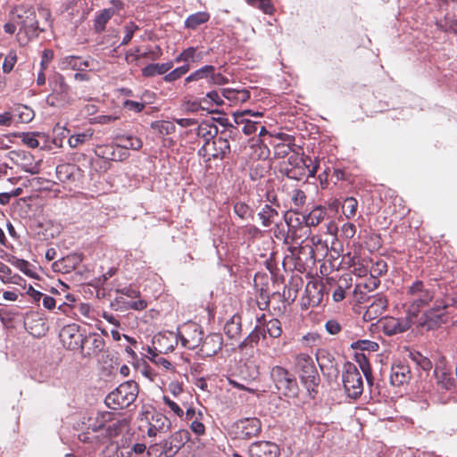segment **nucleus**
Here are the masks:
<instances>
[{
	"label": "nucleus",
	"mask_w": 457,
	"mask_h": 457,
	"mask_svg": "<svg viewBox=\"0 0 457 457\" xmlns=\"http://www.w3.org/2000/svg\"><path fill=\"white\" fill-rule=\"evenodd\" d=\"M80 175V169L71 163L59 164L56 167L57 179L62 182H74Z\"/></svg>",
	"instance_id": "25"
},
{
	"label": "nucleus",
	"mask_w": 457,
	"mask_h": 457,
	"mask_svg": "<svg viewBox=\"0 0 457 457\" xmlns=\"http://www.w3.org/2000/svg\"><path fill=\"white\" fill-rule=\"evenodd\" d=\"M326 331L330 335H337L341 330V325L336 320H328L325 324Z\"/></svg>",
	"instance_id": "59"
},
{
	"label": "nucleus",
	"mask_w": 457,
	"mask_h": 457,
	"mask_svg": "<svg viewBox=\"0 0 457 457\" xmlns=\"http://www.w3.org/2000/svg\"><path fill=\"white\" fill-rule=\"evenodd\" d=\"M278 446L270 441L255 442L249 447L250 457H278Z\"/></svg>",
	"instance_id": "21"
},
{
	"label": "nucleus",
	"mask_w": 457,
	"mask_h": 457,
	"mask_svg": "<svg viewBox=\"0 0 457 457\" xmlns=\"http://www.w3.org/2000/svg\"><path fill=\"white\" fill-rule=\"evenodd\" d=\"M319 165L314 163L311 157H307V160L299 165L295 169H282L281 171L291 179L303 180L308 178L314 177Z\"/></svg>",
	"instance_id": "17"
},
{
	"label": "nucleus",
	"mask_w": 457,
	"mask_h": 457,
	"mask_svg": "<svg viewBox=\"0 0 457 457\" xmlns=\"http://www.w3.org/2000/svg\"><path fill=\"white\" fill-rule=\"evenodd\" d=\"M125 36L120 43V46H126L132 39L134 33L139 29V27L133 21L129 22L124 27Z\"/></svg>",
	"instance_id": "51"
},
{
	"label": "nucleus",
	"mask_w": 457,
	"mask_h": 457,
	"mask_svg": "<svg viewBox=\"0 0 457 457\" xmlns=\"http://www.w3.org/2000/svg\"><path fill=\"white\" fill-rule=\"evenodd\" d=\"M17 62L16 53L13 51H10L8 54L5 56L4 61L3 62V71L5 73H9L12 71L15 63Z\"/></svg>",
	"instance_id": "53"
},
{
	"label": "nucleus",
	"mask_w": 457,
	"mask_h": 457,
	"mask_svg": "<svg viewBox=\"0 0 457 457\" xmlns=\"http://www.w3.org/2000/svg\"><path fill=\"white\" fill-rule=\"evenodd\" d=\"M221 338L219 335H213L207 337L204 343V347L206 349L207 354H214L221 349Z\"/></svg>",
	"instance_id": "39"
},
{
	"label": "nucleus",
	"mask_w": 457,
	"mask_h": 457,
	"mask_svg": "<svg viewBox=\"0 0 457 457\" xmlns=\"http://www.w3.org/2000/svg\"><path fill=\"white\" fill-rule=\"evenodd\" d=\"M203 58L202 53H198L195 47H188L180 53L176 58V62H196L201 61Z\"/></svg>",
	"instance_id": "36"
},
{
	"label": "nucleus",
	"mask_w": 457,
	"mask_h": 457,
	"mask_svg": "<svg viewBox=\"0 0 457 457\" xmlns=\"http://www.w3.org/2000/svg\"><path fill=\"white\" fill-rule=\"evenodd\" d=\"M91 61L92 59L90 57L84 60L80 56L68 55L59 60V67L61 70L71 69L73 71H82L90 67Z\"/></svg>",
	"instance_id": "23"
},
{
	"label": "nucleus",
	"mask_w": 457,
	"mask_h": 457,
	"mask_svg": "<svg viewBox=\"0 0 457 457\" xmlns=\"http://www.w3.org/2000/svg\"><path fill=\"white\" fill-rule=\"evenodd\" d=\"M210 19V14L206 12H198L189 15L185 21V27L191 29H195L201 24L207 22Z\"/></svg>",
	"instance_id": "34"
},
{
	"label": "nucleus",
	"mask_w": 457,
	"mask_h": 457,
	"mask_svg": "<svg viewBox=\"0 0 457 457\" xmlns=\"http://www.w3.org/2000/svg\"><path fill=\"white\" fill-rule=\"evenodd\" d=\"M152 420V424L159 429V432H168L171 428L170 420L162 413L154 414Z\"/></svg>",
	"instance_id": "43"
},
{
	"label": "nucleus",
	"mask_w": 457,
	"mask_h": 457,
	"mask_svg": "<svg viewBox=\"0 0 457 457\" xmlns=\"http://www.w3.org/2000/svg\"><path fill=\"white\" fill-rule=\"evenodd\" d=\"M12 162L23 171L35 175L40 171L39 162L35 161L34 156L28 151L18 149L10 152Z\"/></svg>",
	"instance_id": "13"
},
{
	"label": "nucleus",
	"mask_w": 457,
	"mask_h": 457,
	"mask_svg": "<svg viewBox=\"0 0 457 457\" xmlns=\"http://www.w3.org/2000/svg\"><path fill=\"white\" fill-rule=\"evenodd\" d=\"M307 239H309L310 243L312 244V246L316 248V250H319L320 248L321 250L325 251L328 248L327 245L322 241L320 236H309Z\"/></svg>",
	"instance_id": "62"
},
{
	"label": "nucleus",
	"mask_w": 457,
	"mask_h": 457,
	"mask_svg": "<svg viewBox=\"0 0 457 457\" xmlns=\"http://www.w3.org/2000/svg\"><path fill=\"white\" fill-rule=\"evenodd\" d=\"M342 381L344 388L349 397L357 399L362 394V378L354 363L350 361L345 362L343 367Z\"/></svg>",
	"instance_id": "6"
},
{
	"label": "nucleus",
	"mask_w": 457,
	"mask_h": 457,
	"mask_svg": "<svg viewBox=\"0 0 457 457\" xmlns=\"http://www.w3.org/2000/svg\"><path fill=\"white\" fill-rule=\"evenodd\" d=\"M284 218L287 225V233L284 237L286 244L297 243L298 241L304 242V238L309 237L310 229L307 228V226L303 225L298 218L294 220L288 213H286Z\"/></svg>",
	"instance_id": "12"
},
{
	"label": "nucleus",
	"mask_w": 457,
	"mask_h": 457,
	"mask_svg": "<svg viewBox=\"0 0 457 457\" xmlns=\"http://www.w3.org/2000/svg\"><path fill=\"white\" fill-rule=\"evenodd\" d=\"M189 440L190 434L187 429L178 430L162 443V453L166 457H173Z\"/></svg>",
	"instance_id": "15"
},
{
	"label": "nucleus",
	"mask_w": 457,
	"mask_h": 457,
	"mask_svg": "<svg viewBox=\"0 0 457 457\" xmlns=\"http://www.w3.org/2000/svg\"><path fill=\"white\" fill-rule=\"evenodd\" d=\"M307 157L308 156H303L297 153H294L289 155V157L287 158V162L282 166L281 170L282 169H293L294 170L296 167H298L299 165H302L303 162H304L307 160Z\"/></svg>",
	"instance_id": "47"
},
{
	"label": "nucleus",
	"mask_w": 457,
	"mask_h": 457,
	"mask_svg": "<svg viewBox=\"0 0 457 457\" xmlns=\"http://www.w3.org/2000/svg\"><path fill=\"white\" fill-rule=\"evenodd\" d=\"M406 295L410 303L408 313L416 318L420 310L434 298L433 287L422 280H415L407 287Z\"/></svg>",
	"instance_id": "1"
},
{
	"label": "nucleus",
	"mask_w": 457,
	"mask_h": 457,
	"mask_svg": "<svg viewBox=\"0 0 457 457\" xmlns=\"http://www.w3.org/2000/svg\"><path fill=\"white\" fill-rule=\"evenodd\" d=\"M12 265H14L16 268H18L21 271L25 273L26 275L31 276L29 267L30 263L28 261H25L23 259H18L15 258L13 262H12Z\"/></svg>",
	"instance_id": "58"
},
{
	"label": "nucleus",
	"mask_w": 457,
	"mask_h": 457,
	"mask_svg": "<svg viewBox=\"0 0 457 457\" xmlns=\"http://www.w3.org/2000/svg\"><path fill=\"white\" fill-rule=\"evenodd\" d=\"M278 215V212L269 204H265L262 211L258 213L263 227H270L274 219Z\"/></svg>",
	"instance_id": "37"
},
{
	"label": "nucleus",
	"mask_w": 457,
	"mask_h": 457,
	"mask_svg": "<svg viewBox=\"0 0 457 457\" xmlns=\"http://www.w3.org/2000/svg\"><path fill=\"white\" fill-rule=\"evenodd\" d=\"M264 334H268L272 338H278L282 334L281 322L278 319L270 320L265 323Z\"/></svg>",
	"instance_id": "38"
},
{
	"label": "nucleus",
	"mask_w": 457,
	"mask_h": 457,
	"mask_svg": "<svg viewBox=\"0 0 457 457\" xmlns=\"http://www.w3.org/2000/svg\"><path fill=\"white\" fill-rule=\"evenodd\" d=\"M295 365L300 373V379L310 395L316 392L320 378L312 358L307 353H299L295 359Z\"/></svg>",
	"instance_id": "4"
},
{
	"label": "nucleus",
	"mask_w": 457,
	"mask_h": 457,
	"mask_svg": "<svg viewBox=\"0 0 457 457\" xmlns=\"http://www.w3.org/2000/svg\"><path fill=\"white\" fill-rule=\"evenodd\" d=\"M257 121L248 120V121L243 126L242 131L247 136L253 135L257 131Z\"/></svg>",
	"instance_id": "64"
},
{
	"label": "nucleus",
	"mask_w": 457,
	"mask_h": 457,
	"mask_svg": "<svg viewBox=\"0 0 457 457\" xmlns=\"http://www.w3.org/2000/svg\"><path fill=\"white\" fill-rule=\"evenodd\" d=\"M92 137L91 133H79L76 135H72L68 139V144L71 148H76L79 145L85 143L87 140L90 139Z\"/></svg>",
	"instance_id": "49"
},
{
	"label": "nucleus",
	"mask_w": 457,
	"mask_h": 457,
	"mask_svg": "<svg viewBox=\"0 0 457 457\" xmlns=\"http://www.w3.org/2000/svg\"><path fill=\"white\" fill-rule=\"evenodd\" d=\"M216 68L212 65H204L202 68L196 70L189 76H187L185 79L186 83L198 81L200 79H207L210 80V75L212 74V71H215Z\"/></svg>",
	"instance_id": "35"
},
{
	"label": "nucleus",
	"mask_w": 457,
	"mask_h": 457,
	"mask_svg": "<svg viewBox=\"0 0 457 457\" xmlns=\"http://www.w3.org/2000/svg\"><path fill=\"white\" fill-rule=\"evenodd\" d=\"M247 3L254 7L259 8L264 13L271 14L274 11V7L270 0H246Z\"/></svg>",
	"instance_id": "48"
},
{
	"label": "nucleus",
	"mask_w": 457,
	"mask_h": 457,
	"mask_svg": "<svg viewBox=\"0 0 457 457\" xmlns=\"http://www.w3.org/2000/svg\"><path fill=\"white\" fill-rule=\"evenodd\" d=\"M189 64H184L167 73L163 79L166 82L175 81L185 75L189 71Z\"/></svg>",
	"instance_id": "46"
},
{
	"label": "nucleus",
	"mask_w": 457,
	"mask_h": 457,
	"mask_svg": "<svg viewBox=\"0 0 457 457\" xmlns=\"http://www.w3.org/2000/svg\"><path fill=\"white\" fill-rule=\"evenodd\" d=\"M387 304L388 301L385 295H377L367 308L363 315L364 319L368 320L377 319L386 311Z\"/></svg>",
	"instance_id": "24"
},
{
	"label": "nucleus",
	"mask_w": 457,
	"mask_h": 457,
	"mask_svg": "<svg viewBox=\"0 0 457 457\" xmlns=\"http://www.w3.org/2000/svg\"><path fill=\"white\" fill-rule=\"evenodd\" d=\"M358 202L353 197H347L342 204V212L347 219L353 218L356 214Z\"/></svg>",
	"instance_id": "44"
},
{
	"label": "nucleus",
	"mask_w": 457,
	"mask_h": 457,
	"mask_svg": "<svg viewBox=\"0 0 457 457\" xmlns=\"http://www.w3.org/2000/svg\"><path fill=\"white\" fill-rule=\"evenodd\" d=\"M12 20L21 27V30H24L28 35L35 34L38 29L36 12L31 7L15 6L12 11Z\"/></svg>",
	"instance_id": "8"
},
{
	"label": "nucleus",
	"mask_w": 457,
	"mask_h": 457,
	"mask_svg": "<svg viewBox=\"0 0 457 457\" xmlns=\"http://www.w3.org/2000/svg\"><path fill=\"white\" fill-rule=\"evenodd\" d=\"M178 338L183 347L195 349L203 340V332L195 323H186L178 329Z\"/></svg>",
	"instance_id": "11"
},
{
	"label": "nucleus",
	"mask_w": 457,
	"mask_h": 457,
	"mask_svg": "<svg viewBox=\"0 0 457 457\" xmlns=\"http://www.w3.org/2000/svg\"><path fill=\"white\" fill-rule=\"evenodd\" d=\"M163 403L170 407V409L178 416L182 417L184 415L183 410L179 407V405L174 401L170 400L168 396L164 395L162 397Z\"/></svg>",
	"instance_id": "56"
},
{
	"label": "nucleus",
	"mask_w": 457,
	"mask_h": 457,
	"mask_svg": "<svg viewBox=\"0 0 457 457\" xmlns=\"http://www.w3.org/2000/svg\"><path fill=\"white\" fill-rule=\"evenodd\" d=\"M104 345L105 342L102 336L93 333L83 336V346H80L79 349L81 350L83 357L93 358L103 351Z\"/></svg>",
	"instance_id": "16"
},
{
	"label": "nucleus",
	"mask_w": 457,
	"mask_h": 457,
	"mask_svg": "<svg viewBox=\"0 0 457 457\" xmlns=\"http://www.w3.org/2000/svg\"><path fill=\"white\" fill-rule=\"evenodd\" d=\"M21 141L30 148H37L39 145L36 136L30 133H23L21 135Z\"/></svg>",
	"instance_id": "57"
},
{
	"label": "nucleus",
	"mask_w": 457,
	"mask_h": 457,
	"mask_svg": "<svg viewBox=\"0 0 457 457\" xmlns=\"http://www.w3.org/2000/svg\"><path fill=\"white\" fill-rule=\"evenodd\" d=\"M262 429V424L257 418H245L234 422L230 428L231 434L237 439L248 440L256 436Z\"/></svg>",
	"instance_id": "10"
},
{
	"label": "nucleus",
	"mask_w": 457,
	"mask_h": 457,
	"mask_svg": "<svg viewBox=\"0 0 457 457\" xmlns=\"http://www.w3.org/2000/svg\"><path fill=\"white\" fill-rule=\"evenodd\" d=\"M342 233L346 238H353L356 233V227L353 223H345L342 226Z\"/></svg>",
	"instance_id": "63"
},
{
	"label": "nucleus",
	"mask_w": 457,
	"mask_h": 457,
	"mask_svg": "<svg viewBox=\"0 0 457 457\" xmlns=\"http://www.w3.org/2000/svg\"><path fill=\"white\" fill-rule=\"evenodd\" d=\"M261 337L262 339H266L264 329L256 325L253 330L239 344L238 346L240 349L253 347L259 343Z\"/></svg>",
	"instance_id": "30"
},
{
	"label": "nucleus",
	"mask_w": 457,
	"mask_h": 457,
	"mask_svg": "<svg viewBox=\"0 0 457 457\" xmlns=\"http://www.w3.org/2000/svg\"><path fill=\"white\" fill-rule=\"evenodd\" d=\"M291 200L295 206L301 207L305 203L306 195L303 190L295 189L292 192Z\"/></svg>",
	"instance_id": "55"
},
{
	"label": "nucleus",
	"mask_w": 457,
	"mask_h": 457,
	"mask_svg": "<svg viewBox=\"0 0 457 457\" xmlns=\"http://www.w3.org/2000/svg\"><path fill=\"white\" fill-rule=\"evenodd\" d=\"M173 66L172 62L165 63H150L142 69V75L145 77H154L156 74H166Z\"/></svg>",
	"instance_id": "29"
},
{
	"label": "nucleus",
	"mask_w": 457,
	"mask_h": 457,
	"mask_svg": "<svg viewBox=\"0 0 457 457\" xmlns=\"http://www.w3.org/2000/svg\"><path fill=\"white\" fill-rule=\"evenodd\" d=\"M123 106L129 111L140 112L145 108V104L132 100H126L123 104Z\"/></svg>",
	"instance_id": "60"
},
{
	"label": "nucleus",
	"mask_w": 457,
	"mask_h": 457,
	"mask_svg": "<svg viewBox=\"0 0 457 457\" xmlns=\"http://www.w3.org/2000/svg\"><path fill=\"white\" fill-rule=\"evenodd\" d=\"M230 153V145L227 138L222 137H216L210 142H204L202 147L199 149L198 154L206 158L207 161L211 159H224Z\"/></svg>",
	"instance_id": "9"
},
{
	"label": "nucleus",
	"mask_w": 457,
	"mask_h": 457,
	"mask_svg": "<svg viewBox=\"0 0 457 457\" xmlns=\"http://www.w3.org/2000/svg\"><path fill=\"white\" fill-rule=\"evenodd\" d=\"M411 378L410 367L402 362L396 361L391 367L390 382L393 386H402L408 383Z\"/></svg>",
	"instance_id": "22"
},
{
	"label": "nucleus",
	"mask_w": 457,
	"mask_h": 457,
	"mask_svg": "<svg viewBox=\"0 0 457 457\" xmlns=\"http://www.w3.org/2000/svg\"><path fill=\"white\" fill-rule=\"evenodd\" d=\"M455 300L453 297L445 299L442 303L436 302V306L424 312L418 320V327L428 331L438 328L445 322L442 310L453 305Z\"/></svg>",
	"instance_id": "7"
},
{
	"label": "nucleus",
	"mask_w": 457,
	"mask_h": 457,
	"mask_svg": "<svg viewBox=\"0 0 457 457\" xmlns=\"http://www.w3.org/2000/svg\"><path fill=\"white\" fill-rule=\"evenodd\" d=\"M411 359L420 367L423 370H429L432 363L429 359L421 355L420 353H411Z\"/></svg>",
	"instance_id": "52"
},
{
	"label": "nucleus",
	"mask_w": 457,
	"mask_h": 457,
	"mask_svg": "<svg viewBox=\"0 0 457 457\" xmlns=\"http://www.w3.org/2000/svg\"><path fill=\"white\" fill-rule=\"evenodd\" d=\"M228 82V79L225 76H223L221 73H216L215 71H212V74L210 75V84L214 85H224Z\"/></svg>",
	"instance_id": "61"
},
{
	"label": "nucleus",
	"mask_w": 457,
	"mask_h": 457,
	"mask_svg": "<svg viewBox=\"0 0 457 457\" xmlns=\"http://www.w3.org/2000/svg\"><path fill=\"white\" fill-rule=\"evenodd\" d=\"M137 394V383L127 381L108 394L104 403L109 408L113 410L127 408L136 400Z\"/></svg>",
	"instance_id": "3"
},
{
	"label": "nucleus",
	"mask_w": 457,
	"mask_h": 457,
	"mask_svg": "<svg viewBox=\"0 0 457 457\" xmlns=\"http://www.w3.org/2000/svg\"><path fill=\"white\" fill-rule=\"evenodd\" d=\"M60 337L63 345L70 350L83 346V335L79 332V326L75 324L63 327L60 332Z\"/></svg>",
	"instance_id": "18"
},
{
	"label": "nucleus",
	"mask_w": 457,
	"mask_h": 457,
	"mask_svg": "<svg viewBox=\"0 0 457 457\" xmlns=\"http://www.w3.org/2000/svg\"><path fill=\"white\" fill-rule=\"evenodd\" d=\"M327 210L320 205L313 208L308 214L303 216L304 225L310 229V227L318 226L326 217Z\"/></svg>",
	"instance_id": "27"
},
{
	"label": "nucleus",
	"mask_w": 457,
	"mask_h": 457,
	"mask_svg": "<svg viewBox=\"0 0 457 457\" xmlns=\"http://www.w3.org/2000/svg\"><path fill=\"white\" fill-rule=\"evenodd\" d=\"M270 378L279 393L287 397H296L298 385L294 374L281 366H274L270 370Z\"/></svg>",
	"instance_id": "5"
},
{
	"label": "nucleus",
	"mask_w": 457,
	"mask_h": 457,
	"mask_svg": "<svg viewBox=\"0 0 457 457\" xmlns=\"http://www.w3.org/2000/svg\"><path fill=\"white\" fill-rule=\"evenodd\" d=\"M326 287L322 281H309L305 287V296L309 306H319L322 303Z\"/></svg>",
	"instance_id": "20"
},
{
	"label": "nucleus",
	"mask_w": 457,
	"mask_h": 457,
	"mask_svg": "<svg viewBox=\"0 0 457 457\" xmlns=\"http://www.w3.org/2000/svg\"><path fill=\"white\" fill-rule=\"evenodd\" d=\"M241 318L239 316H233L224 326L225 334L231 339L237 338L241 334Z\"/></svg>",
	"instance_id": "33"
},
{
	"label": "nucleus",
	"mask_w": 457,
	"mask_h": 457,
	"mask_svg": "<svg viewBox=\"0 0 457 457\" xmlns=\"http://www.w3.org/2000/svg\"><path fill=\"white\" fill-rule=\"evenodd\" d=\"M435 376L437 384L442 388L451 389L456 384L454 374L451 371V370L445 367L436 366L435 369Z\"/></svg>",
	"instance_id": "26"
},
{
	"label": "nucleus",
	"mask_w": 457,
	"mask_h": 457,
	"mask_svg": "<svg viewBox=\"0 0 457 457\" xmlns=\"http://www.w3.org/2000/svg\"><path fill=\"white\" fill-rule=\"evenodd\" d=\"M117 140L118 148L139 150L143 145L142 140L132 135L119 136Z\"/></svg>",
	"instance_id": "31"
},
{
	"label": "nucleus",
	"mask_w": 457,
	"mask_h": 457,
	"mask_svg": "<svg viewBox=\"0 0 457 457\" xmlns=\"http://www.w3.org/2000/svg\"><path fill=\"white\" fill-rule=\"evenodd\" d=\"M234 212L243 220L247 219L252 213L251 208L245 203H237L234 205Z\"/></svg>",
	"instance_id": "54"
},
{
	"label": "nucleus",
	"mask_w": 457,
	"mask_h": 457,
	"mask_svg": "<svg viewBox=\"0 0 457 457\" xmlns=\"http://www.w3.org/2000/svg\"><path fill=\"white\" fill-rule=\"evenodd\" d=\"M414 318V316H411L409 313L405 318H386L383 321V331L387 336L403 333L408 330L412 323L416 322L413 320Z\"/></svg>",
	"instance_id": "19"
},
{
	"label": "nucleus",
	"mask_w": 457,
	"mask_h": 457,
	"mask_svg": "<svg viewBox=\"0 0 457 457\" xmlns=\"http://www.w3.org/2000/svg\"><path fill=\"white\" fill-rule=\"evenodd\" d=\"M316 360L325 377L328 379L337 378L339 370L333 353L327 349H319L316 353Z\"/></svg>",
	"instance_id": "14"
},
{
	"label": "nucleus",
	"mask_w": 457,
	"mask_h": 457,
	"mask_svg": "<svg viewBox=\"0 0 457 457\" xmlns=\"http://www.w3.org/2000/svg\"><path fill=\"white\" fill-rule=\"evenodd\" d=\"M13 112L15 116H18V119L22 123H28L32 120L34 117V112L31 108L19 104L13 109Z\"/></svg>",
	"instance_id": "42"
},
{
	"label": "nucleus",
	"mask_w": 457,
	"mask_h": 457,
	"mask_svg": "<svg viewBox=\"0 0 457 457\" xmlns=\"http://www.w3.org/2000/svg\"><path fill=\"white\" fill-rule=\"evenodd\" d=\"M218 128L210 121H204L197 127L196 135L202 138L204 142H210L217 137Z\"/></svg>",
	"instance_id": "28"
},
{
	"label": "nucleus",
	"mask_w": 457,
	"mask_h": 457,
	"mask_svg": "<svg viewBox=\"0 0 457 457\" xmlns=\"http://www.w3.org/2000/svg\"><path fill=\"white\" fill-rule=\"evenodd\" d=\"M351 347L353 349H359L361 351L377 352L379 345L378 343L370 340H357L352 343Z\"/></svg>",
	"instance_id": "45"
},
{
	"label": "nucleus",
	"mask_w": 457,
	"mask_h": 457,
	"mask_svg": "<svg viewBox=\"0 0 457 457\" xmlns=\"http://www.w3.org/2000/svg\"><path fill=\"white\" fill-rule=\"evenodd\" d=\"M54 93L67 95L70 87L66 84L64 77L61 74H56L53 80L50 81Z\"/></svg>",
	"instance_id": "40"
},
{
	"label": "nucleus",
	"mask_w": 457,
	"mask_h": 457,
	"mask_svg": "<svg viewBox=\"0 0 457 457\" xmlns=\"http://www.w3.org/2000/svg\"><path fill=\"white\" fill-rule=\"evenodd\" d=\"M205 102H206L205 99H203L201 101L187 100V101L183 102L182 107H183V110L187 112H197L199 110L205 109V107L202 105Z\"/></svg>",
	"instance_id": "50"
},
{
	"label": "nucleus",
	"mask_w": 457,
	"mask_h": 457,
	"mask_svg": "<svg viewBox=\"0 0 457 457\" xmlns=\"http://www.w3.org/2000/svg\"><path fill=\"white\" fill-rule=\"evenodd\" d=\"M151 128L162 136L170 135L175 131L174 124L168 120L154 121L151 124Z\"/></svg>",
	"instance_id": "41"
},
{
	"label": "nucleus",
	"mask_w": 457,
	"mask_h": 457,
	"mask_svg": "<svg viewBox=\"0 0 457 457\" xmlns=\"http://www.w3.org/2000/svg\"><path fill=\"white\" fill-rule=\"evenodd\" d=\"M115 14L113 8H105L100 12L95 18L94 28L97 33L104 30L107 22Z\"/></svg>",
	"instance_id": "32"
},
{
	"label": "nucleus",
	"mask_w": 457,
	"mask_h": 457,
	"mask_svg": "<svg viewBox=\"0 0 457 457\" xmlns=\"http://www.w3.org/2000/svg\"><path fill=\"white\" fill-rule=\"evenodd\" d=\"M129 420L126 418L116 420L114 413L109 411L99 412L94 423L88 425V428L94 432H101L104 438L117 436L128 428Z\"/></svg>",
	"instance_id": "2"
}]
</instances>
